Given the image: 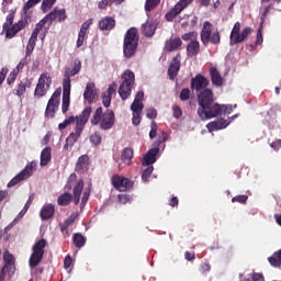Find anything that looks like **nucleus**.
<instances>
[{"label": "nucleus", "mask_w": 281, "mask_h": 281, "mask_svg": "<svg viewBox=\"0 0 281 281\" xmlns=\"http://www.w3.org/2000/svg\"><path fill=\"white\" fill-rule=\"evenodd\" d=\"M198 115L201 120H212L210 113H214L218 103L214 102V92L207 88L198 92Z\"/></svg>", "instance_id": "1"}, {"label": "nucleus", "mask_w": 281, "mask_h": 281, "mask_svg": "<svg viewBox=\"0 0 281 281\" xmlns=\"http://www.w3.org/2000/svg\"><path fill=\"white\" fill-rule=\"evenodd\" d=\"M89 117H91V106H87L79 116H77L75 132L70 133L66 138V144L64 146L65 150H71L74 145L80 136L82 135V131H85V126L87 122H89Z\"/></svg>", "instance_id": "2"}, {"label": "nucleus", "mask_w": 281, "mask_h": 281, "mask_svg": "<svg viewBox=\"0 0 281 281\" xmlns=\"http://www.w3.org/2000/svg\"><path fill=\"white\" fill-rule=\"evenodd\" d=\"M92 126H100L101 131H111L115 126V113L113 110L103 112L102 106L98 108L90 120Z\"/></svg>", "instance_id": "3"}, {"label": "nucleus", "mask_w": 281, "mask_h": 281, "mask_svg": "<svg viewBox=\"0 0 281 281\" xmlns=\"http://www.w3.org/2000/svg\"><path fill=\"white\" fill-rule=\"evenodd\" d=\"M139 45V35H137V29L132 27L125 33L123 42V56L125 58H133L137 53V46Z\"/></svg>", "instance_id": "4"}, {"label": "nucleus", "mask_w": 281, "mask_h": 281, "mask_svg": "<svg viewBox=\"0 0 281 281\" xmlns=\"http://www.w3.org/2000/svg\"><path fill=\"white\" fill-rule=\"evenodd\" d=\"M214 25L210 21L203 23V27L200 32V38L204 47L207 45H221V31L216 29L214 32ZM213 32V33H212Z\"/></svg>", "instance_id": "5"}, {"label": "nucleus", "mask_w": 281, "mask_h": 281, "mask_svg": "<svg viewBox=\"0 0 281 281\" xmlns=\"http://www.w3.org/2000/svg\"><path fill=\"white\" fill-rule=\"evenodd\" d=\"M85 189V180L80 179L77 181L72 189V194L69 192L61 193L58 199L57 203L61 206H67L71 201H74L75 205H78L80 203V196H82V190Z\"/></svg>", "instance_id": "6"}, {"label": "nucleus", "mask_w": 281, "mask_h": 281, "mask_svg": "<svg viewBox=\"0 0 281 281\" xmlns=\"http://www.w3.org/2000/svg\"><path fill=\"white\" fill-rule=\"evenodd\" d=\"M121 85L119 87V95L121 100L126 101L133 93V87H135V72L131 69L125 70L121 76Z\"/></svg>", "instance_id": "7"}, {"label": "nucleus", "mask_w": 281, "mask_h": 281, "mask_svg": "<svg viewBox=\"0 0 281 281\" xmlns=\"http://www.w3.org/2000/svg\"><path fill=\"white\" fill-rule=\"evenodd\" d=\"M45 247H47V240L43 238L34 244L32 248L33 252L29 259V265L32 269L41 265V260H43V256H45Z\"/></svg>", "instance_id": "8"}, {"label": "nucleus", "mask_w": 281, "mask_h": 281, "mask_svg": "<svg viewBox=\"0 0 281 281\" xmlns=\"http://www.w3.org/2000/svg\"><path fill=\"white\" fill-rule=\"evenodd\" d=\"M38 164L33 160L31 162H29L24 169L22 171H20L9 183H8V188H14V186H19V183H21V181H27V179H30V177H32V175H34V172H36V168H37Z\"/></svg>", "instance_id": "9"}, {"label": "nucleus", "mask_w": 281, "mask_h": 281, "mask_svg": "<svg viewBox=\"0 0 281 281\" xmlns=\"http://www.w3.org/2000/svg\"><path fill=\"white\" fill-rule=\"evenodd\" d=\"M251 32H254V29L249 26L243 29V31L240 32V22H236L231 32L229 45L234 46L243 43L247 38V36L251 34Z\"/></svg>", "instance_id": "10"}, {"label": "nucleus", "mask_w": 281, "mask_h": 281, "mask_svg": "<svg viewBox=\"0 0 281 281\" xmlns=\"http://www.w3.org/2000/svg\"><path fill=\"white\" fill-rule=\"evenodd\" d=\"M52 87V76L49 72H43L37 81V85L34 90V98L41 100V98H45L47 95V89Z\"/></svg>", "instance_id": "11"}, {"label": "nucleus", "mask_w": 281, "mask_h": 281, "mask_svg": "<svg viewBox=\"0 0 281 281\" xmlns=\"http://www.w3.org/2000/svg\"><path fill=\"white\" fill-rule=\"evenodd\" d=\"M60 89H57L48 100L45 110L46 120H54L56 117V112L58 111V106H60Z\"/></svg>", "instance_id": "12"}, {"label": "nucleus", "mask_w": 281, "mask_h": 281, "mask_svg": "<svg viewBox=\"0 0 281 281\" xmlns=\"http://www.w3.org/2000/svg\"><path fill=\"white\" fill-rule=\"evenodd\" d=\"M111 183L115 190L119 192H126V190H131L134 186L133 181L128 178H125L120 175H114L111 178Z\"/></svg>", "instance_id": "13"}, {"label": "nucleus", "mask_w": 281, "mask_h": 281, "mask_svg": "<svg viewBox=\"0 0 281 281\" xmlns=\"http://www.w3.org/2000/svg\"><path fill=\"white\" fill-rule=\"evenodd\" d=\"M41 0H27L23 7V12L24 14H27V12H30V10H32V8H34V5H38V2ZM56 3V0H43L42 4H41V10L44 13L49 12V10H52V8H54V4Z\"/></svg>", "instance_id": "14"}, {"label": "nucleus", "mask_w": 281, "mask_h": 281, "mask_svg": "<svg viewBox=\"0 0 281 281\" xmlns=\"http://www.w3.org/2000/svg\"><path fill=\"white\" fill-rule=\"evenodd\" d=\"M210 87V79L205 76L198 74L195 77L191 78L190 89L195 91L196 93H201V91H205Z\"/></svg>", "instance_id": "15"}, {"label": "nucleus", "mask_w": 281, "mask_h": 281, "mask_svg": "<svg viewBox=\"0 0 281 281\" xmlns=\"http://www.w3.org/2000/svg\"><path fill=\"white\" fill-rule=\"evenodd\" d=\"M194 0H180L172 9H170L166 14L165 19L168 22L175 21L176 16H179L180 12H183L190 3H192Z\"/></svg>", "instance_id": "16"}, {"label": "nucleus", "mask_w": 281, "mask_h": 281, "mask_svg": "<svg viewBox=\"0 0 281 281\" xmlns=\"http://www.w3.org/2000/svg\"><path fill=\"white\" fill-rule=\"evenodd\" d=\"M3 262L2 271H8V273H14L16 271V260L14 259V255L10 254V250L3 252Z\"/></svg>", "instance_id": "17"}, {"label": "nucleus", "mask_w": 281, "mask_h": 281, "mask_svg": "<svg viewBox=\"0 0 281 281\" xmlns=\"http://www.w3.org/2000/svg\"><path fill=\"white\" fill-rule=\"evenodd\" d=\"M180 69H181V55L178 54L176 57L172 58L171 63L169 64V68H168L169 80H175V78L179 76Z\"/></svg>", "instance_id": "18"}, {"label": "nucleus", "mask_w": 281, "mask_h": 281, "mask_svg": "<svg viewBox=\"0 0 281 281\" xmlns=\"http://www.w3.org/2000/svg\"><path fill=\"white\" fill-rule=\"evenodd\" d=\"M46 18L50 23H63L67 21V11L65 9L55 8L53 11L46 14Z\"/></svg>", "instance_id": "19"}, {"label": "nucleus", "mask_w": 281, "mask_h": 281, "mask_svg": "<svg viewBox=\"0 0 281 281\" xmlns=\"http://www.w3.org/2000/svg\"><path fill=\"white\" fill-rule=\"evenodd\" d=\"M131 111L133 112L132 123L134 126H139V124H142V111H144V103L134 101L131 104Z\"/></svg>", "instance_id": "20"}, {"label": "nucleus", "mask_w": 281, "mask_h": 281, "mask_svg": "<svg viewBox=\"0 0 281 281\" xmlns=\"http://www.w3.org/2000/svg\"><path fill=\"white\" fill-rule=\"evenodd\" d=\"M228 124H232L231 119H217L216 121L207 123L206 128L209 133H214V131H223V128H227Z\"/></svg>", "instance_id": "21"}, {"label": "nucleus", "mask_w": 281, "mask_h": 281, "mask_svg": "<svg viewBox=\"0 0 281 281\" xmlns=\"http://www.w3.org/2000/svg\"><path fill=\"white\" fill-rule=\"evenodd\" d=\"M117 91V82L113 81L102 95V104L105 109L111 106L112 95Z\"/></svg>", "instance_id": "22"}, {"label": "nucleus", "mask_w": 281, "mask_h": 281, "mask_svg": "<svg viewBox=\"0 0 281 281\" xmlns=\"http://www.w3.org/2000/svg\"><path fill=\"white\" fill-rule=\"evenodd\" d=\"M209 74L213 87H223L225 79L221 76V71H218L217 67H211Z\"/></svg>", "instance_id": "23"}, {"label": "nucleus", "mask_w": 281, "mask_h": 281, "mask_svg": "<svg viewBox=\"0 0 281 281\" xmlns=\"http://www.w3.org/2000/svg\"><path fill=\"white\" fill-rule=\"evenodd\" d=\"M95 95H98L95 83L93 82L87 83L83 92V100H86L87 102H89V104H91L95 100Z\"/></svg>", "instance_id": "24"}, {"label": "nucleus", "mask_w": 281, "mask_h": 281, "mask_svg": "<svg viewBox=\"0 0 281 281\" xmlns=\"http://www.w3.org/2000/svg\"><path fill=\"white\" fill-rule=\"evenodd\" d=\"M99 30H101V32H111V30L115 29V19L111 18V16H105L102 18L99 23Z\"/></svg>", "instance_id": "25"}, {"label": "nucleus", "mask_w": 281, "mask_h": 281, "mask_svg": "<svg viewBox=\"0 0 281 281\" xmlns=\"http://www.w3.org/2000/svg\"><path fill=\"white\" fill-rule=\"evenodd\" d=\"M200 52H201V44L199 43L198 40H192L191 42H189V44L187 45L188 58H194L199 56Z\"/></svg>", "instance_id": "26"}, {"label": "nucleus", "mask_w": 281, "mask_h": 281, "mask_svg": "<svg viewBox=\"0 0 281 281\" xmlns=\"http://www.w3.org/2000/svg\"><path fill=\"white\" fill-rule=\"evenodd\" d=\"M87 170H89V156L82 155L77 160L76 172H79L80 175H85Z\"/></svg>", "instance_id": "27"}, {"label": "nucleus", "mask_w": 281, "mask_h": 281, "mask_svg": "<svg viewBox=\"0 0 281 281\" xmlns=\"http://www.w3.org/2000/svg\"><path fill=\"white\" fill-rule=\"evenodd\" d=\"M157 155H159V147L149 149L143 158V166H150L157 161Z\"/></svg>", "instance_id": "28"}, {"label": "nucleus", "mask_w": 281, "mask_h": 281, "mask_svg": "<svg viewBox=\"0 0 281 281\" xmlns=\"http://www.w3.org/2000/svg\"><path fill=\"white\" fill-rule=\"evenodd\" d=\"M234 111V109L232 108V105H221L217 103V105H215V110H213V113H210L211 115V120L214 117H218V115H229L232 112Z\"/></svg>", "instance_id": "29"}, {"label": "nucleus", "mask_w": 281, "mask_h": 281, "mask_svg": "<svg viewBox=\"0 0 281 281\" xmlns=\"http://www.w3.org/2000/svg\"><path fill=\"white\" fill-rule=\"evenodd\" d=\"M55 212H56V209L54 204H45L40 212V216L42 221H49V218L54 216Z\"/></svg>", "instance_id": "30"}, {"label": "nucleus", "mask_w": 281, "mask_h": 281, "mask_svg": "<svg viewBox=\"0 0 281 281\" xmlns=\"http://www.w3.org/2000/svg\"><path fill=\"white\" fill-rule=\"evenodd\" d=\"M78 76L76 71H74V68H65L64 71V79H63V89H71V77Z\"/></svg>", "instance_id": "31"}, {"label": "nucleus", "mask_w": 281, "mask_h": 281, "mask_svg": "<svg viewBox=\"0 0 281 281\" xmlns=\"http://www.w3.org/2000/svg\"><path fill=\"white\" fill-rule=\"evenodd\" d=\"M70 95L71 89L63 88L61 113H64V115L69 111Z\"/></svg>", "instance_id": "32"}, {"label": "nucleus", "mask_w": 281, "mask_h": 281, "mask_svg": "<svg viewBox=\"0 0 281 281\" xmlns=\"http://www.w3.org/2000/svg\"><path fill=\"white\" fill-rule=\"evenodd\" d=\"M181 45H183L181 37H171L166 42L165 49L166 52H175L176 49H179Z\"/></svg>", "instance_id": "33"}, {"label": "nucleus", "mask_w": 281, "mask_h": 281, "mask_svg": "<svg viewBox=\"0 0 281 281\" xmlns=\"http://www.w3.org/2000/svg\"><path fill=\"white\" fill-rule=\"evenodd\" d=\"M157 30V24L153 21H147L142 25V32L144 36L151 37L155 36V31Z\"/></svg>", "instance_id": "34"}, {"label": "nucleus", "mask_w": 281, "mask_h": 281, "mask_svg": "<svg viewBox=\"0 0 281 281\" xmlns=\"http://www.w3.org/2000/svg\"><path fill=\"white\" fill-rule=\"evenodd\" d=\"M49 161H52V147H45L41 151L40 166L44 168V166H47Z\"/></svg>", "instance_id": "35"}, {"label": "nucleus", "mask_w": 281, "mask_h": 281, "mask_svg": "<svg viewBox=\"0 0 281 281\" xmlns=\"http://www.w3.org/2000/svg\"><path fill=\"white\" fill-rule=\"evenodd\" d=\"M74 245L77 249H82L85 245H87V237H83L80 233H75L72 236Z\"/></svg>", "instance_id": "36"}, {"label": "nucleus", "mask_w": 281, "mask_h": 281, "mask_svg": "<svg viewBox=\"0 0 281 281\" xmlns=\"http://www.w3.org/2000/svg\"><path fill=\"white\" fill-rule=\"evenodd\" d=\"M125 0H101L98 3V8L99 10H106V8H109V5H122V3H124Z\"/></svg>", "instance_id": "37"}, {"label": "nucleus", "mask_w": 281, "mask_h": 281, "mask_svg": "<svg viewBox=\"0 0 281 281\" xmlns=\"http://www.w3.org/2000/svg\"><path fill=\"white\" fill-rule=\"evenodd\" d=\"M121 159L123 164H127V166H130L133 160V149L125 147L122 151Z\"/></svg>", "instance_id": "38"}, {"label": "nucleus", "mask_w": 281, "mask_h": 281, "mask_svg": "<svg viewBox=\"0 0 281 281\" xmlns=\"http://www.w3.org/2000/svg\"><path fill=\"white\" fill-rule=\"evenodd\" d=\"M268 262L271 267H281V249L273 252L272 256L268 258Z\"/></svg>", "instance_id": "39"}, {"label": "nucleus", "mask_w": 281, "mask_h": 281, "mask_svg": "<svg viewBox=\"0 0 281 281\" xmlns=\"http://www.w3.org/2000/svg\"><path fill=\"white\" fill-rule=\"evenodd\" d=\"M27 87H30V85L27 86V83L20 81L16 88L13 90L14 95H16L18 98H23V95H25V92L27 91Z\"/></svg>", "instance_id": "40"}, {"label": "nucleus", "mask_w": 281, "mask_h": 281, "mask_svg": "<svg viewBox=\"0 0 281 281\" xmlns=\"http://www.w3.org/2000/svg\"><path fill=\"white\" fill-rule=\"evenodd\" d=\"M49 20L47 19V15H45L36 25L35 29L33 30V34L34 36H38V34H41V32L43 31V27H45V25H47V22Z\"/></svg>", "instance_id": "41"}, {"label": "nucleus", "mask_w": 281, "mask_h": 281, "mask_svg": "<svg viewBox=\"0 0 281 281\" xmlns=\"http://www.w3.org/2000/svg\"><path fill=\"white\" fill-rule=\"evenodd\" d=\"M159 3H161V0H146L145 12H153V10H155Z\"/></svg>", "instance_id": "42"}, {"label": "nucleus", "mask_w": 281, "mask_h": 281, "mask_svg": "<svg viewBox=\"0 0 281 281\" xmlns=\"http://www.w3.org/2000/svg\"><path fill=\"white\" fill-rule=\"evenodd\" d=\"M89 140L93 144V146H100L102 144V135L100 132H94L90 135Z\"/></svg>", "instance_id": "43"}, {"label": "nucleus", "mask_w": 281, "mask_h": 281, "mask_svg": "<svg viewBox=\"0 0 281 281\" xmlns=\"http://www.w3.org/2000/svg\"><path fill=\"white\" fill-rule=\"evenodd\" d=\"M153 170H155V167L147 165V168L143 171L142 180L145 183H148V180L150 179V176L153 175Z\"/></svg>", "instance_id": "44"}, {"label": "nucleus", "mask_w": 281, "mask_h": 281, "mask_svg": "<svg viewBox=\"0 0 281 281\" xmlns=\"http://www.w3.org/2000/svg\"><path fill=\"white\" fill-rule=\"evenodd\" d=\"M5 32L7 38H14L16 34H19V29L15 24L12 25V27H8L7 30H3Z\"/></svg>", "instance_id": "45"}, {"label": "nucleus", "mask_w": 281, "mask_h": 281, "mask_svg": "<svg viewBox=\"0 0 281 281\" xmlns=\"http://www.w3.org/2000/svg\"><path fill=\"white\" fill-rule=\"evenodd\" d=\"M78 116H69L68 119H66L63 123L58 124V128L59 131H65V128H67L69 126V124H74V122H76V120Z\"/></svg>", "instance_id": "46"}, {"label": "nucleus", "mask_w": 281, "mask_h": 281, "mask_svg": "<svg viewBox=\"0 0 281 281\" xmlns=\"http://www.w3.org/2000/svg\"><path fill=\"white\" fill-rule=\"evenodd\" d=\"M19 77V70L15 68L9 74L7 78V85L12 86L13 82H16V78Z\"/></svg>", "instance_id": "47"}, {"label": "nucleus", "mask_w": 281, "mask_h": 281, "mask_svg": "<svg viewBox=\"0 0 281 281\" xmlns=\"http://www.w3.org/2000/svg\"><path fill=\"white\" fill-rule=\"evenodd\" d=\"M198 36H199V33H196V31H191L182 35V41H186V42L190 41L191 43V41H196Z\"/></svg>", "instance_id": "48"}, {"label": "nucleus", "mask_w": 281, "mask_h": 281, "mask_svg": "<svg viewBox=\"0 0 281 281\" xmlns=\"http://www.w3.org/2000/svg\"><path fill=\"white\" fill-rule=\"evenodd\" d=\"M30 63H31V59H30V57H27V56H25L24 58H22L21 60H20V63L18 64V66L14 68L16 71H23V67H25V66H27V65H30Z\"/></svg>", "instance_id": "49"}, {"label": "nucleus", "mask_w": 281, "mask_h": 281, "mask_svg": "<svg viewBox=\"0 0 281 281\" xmlns=\"http://www.w3.org/2000/svg\"><path fill=\"white\" fill-rule=\"evenodd\" d=\"M78 179V176L76 173H71L67 180V183L65 186V190H71L74 188V182Z\"/></svg>", "instance_id": "50"}, {"label": "nucleus", "mask_w": 281, "mask_h": 281, "mask_svg": "<svg viewBox=\"0 0 281 281\" xmlns=\"http://www.w3.org/2000/svg\"><path fill=\"white\" fill-rule=\"evenodd\" d=\"M247 199H249V196H247L246 194L233 196L232 203H241L243 205H245V203H247Z\"/></svg>", "instance_id": "51"}, {"label": "nucleus", "mask_w": 281, "mask_h": 281, "mask_svg": "<svg viewBox=\"0 0 281 281\" xmlns=\"http://www.w3.org/2000/svg\"><path fill=\"white\" fill-rule=\"evenodd\" d=\"M85 38H87V33L79 31L77 38V48L80 49L81 45H85Z\"/></svg>", "instance_id": "52"}, {"label": "nucleus", "mask_w": 281, "mask_h": 281, "mask_svg": "<svg viewBox=\"0 0 281 281\" xmlns=\"http://www.w3.org/2000/svg\"><path fill=\"white\" fill-rule=\"evenodd\" d=\"M262 22L259 25V29L257 31V37H256V45H262L263 37H262Z\"/></svg>", "instance_id": "53"}, {"label": "nucleus", "mask_w": 281, "mask_h": 281, "mask_svg": "<svg viewBox=\"0 0 281 281\" xmlns=\"http://www.w3.org/2000/svg\"><path fill=\"white\" fill-rule=\"evenodd\" d=\"M180 100L182 102H186L188 100H190V89L188 88H183L180 92Z\"/></svg>", "instance_id": "54"}, {"label": "nucleus", "mask_w": 281, "mask_h": 281, "mask_svg": "<svg viewBox=\"0 0 281 281\" xmlns=\"http://www.w3.org/2000/svg\"><path fill=\"white\" fill-rule=\"evenodd\" d=\"M172 115L173 117H176V120H179V117L183 115V111L181 110V106L172 105Z\"/></svg>", "instance_id": "55"}, {"label": "nucleus", "mask_w": 281, "mask_h": 281, "mask_svg": "<svg viewBox=\"0 0 281 281\" xmlns=\"http://www.w3.org/2000/svg\"><path fill=\"white\" fill-rule=\"evenodd\" d=\"M91 25H93V19H89L83 22L79 32H83L85 34H87V31L89 30V27H91Z\"/></svg>", "instance_id": "56"}, {"label": "nucleus", "mask_w": 281, "mask_h": 281, "mask_svg": "<svg viewBox=\"0 0 281 281\" xmlns=\"http://www.w3.org/2000/svg\"><path fill=\"white\" fill-rule=\"evenodd\" d=\"M33 202H34V194L29 196V200L25 203L23 210L20 212V214L22 215L25 214L30 210V206L32 205Z\"/></svg>", "instance_id": "57"}, {"label": "nucleus", "mask_w": 281, "mask_h": 281, "mask_svg": "<svg viewBox=\"0 0 281 281\" xmlns=\"http://www.w3.org/2000/svg\"><path fill=\"white\" fill-rule=\"evenodd\" d=\"M150 128L149 138L155 139L157 137V123L155 121L151 122Z\"/></svg>", "instance_id": "58"}, {"label": "nucleus", "mask_w": 281, "mask_h": 281, "mask_svg": "<svg viewBox=\"0 0 281 281\" xmlns=\"http://www.w3.org/2000/svg\"><path fill=\"white\" fill-rule=\"evenodd\" d=\"M117 201L119 203H121L122 205H126V203L131 202V196L127 194H119L117 195Z\"/></svg>", "instance_id": "59"}, {"label": "nucleus", "mask_w": 281, "mask_h": 281, "mask_svg": "<svg viewBox=\"0 0 281 281\" xmlns=\"http://www.w3.org/2000/svg\"><path fill=\"white\" fill-rule=\"evenodd\" d=\"M251 279H245V281H265L262 273L255 272L250 276Z\"/></svg>", "instance_id": "60"}, {"label": "nucleus", "mask_w": 281, "mask_h": 281, "mask_svg": "<svg viewBox=\"0 0 281 281\" xmlns=\"http://www.w3.org/2000/svg\"><path fill=\"white\" fill-rule=\"evenodd\" d=\"M76 218H78V212H74L69 215V217L65 221L67 225H74L76 223Z\"/></svg>", "instance_id": "61"}, {"label": "nucleus", "mask_w": 281, "mask_h": 281, "mask_svg": "<svg viewBox=\"0 0 281 281\" xmlns=\"http://www.w3.org/2000/svg\"><path fill=\"white\" fill-rule=\"evenodd\" d=\"M14 23V14H9L7 16V23L3 24V30H8L10 27V25H12Z\"/></svg>", "instance_id": "62"}, {"label": "nucleus", "mask_w": 281, "mask_h": 281, "mask_svg": "<svg viewBox=\"0 0 281 281\" xmlns=\"http://www.w3.org/2000/svg\"><path fill=\"white\" fill-rule=\"evenodd\" d=\"M212 270V266H210V263H202L200 266V273H210V271Z\"/></svg>", "instance_id": "63"}, {"label": "nucleus", "mask_w": 281, "mask_h": 281, "mask_svg": "<svg viewBox=\"0 0 281 281\" xmlns=\"http://www.w3.org/2000/svg\"><path fill=\"white\" fill-rule=\"evenodd\" d=\"M270 146L273 148V150H280L281 148V139H277L270 144Z\"/></svg>", "instance_id": "64"}]
</instances>
